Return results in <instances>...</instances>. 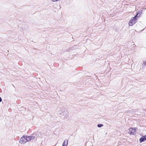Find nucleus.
Here are the masks:
<instances>
[{
	"label": "nucleus",
	"mask_w": 146,
	"mask_h": 146,
	"mask_svg": "<svg viewBox=\"0 0 146 146\" xmlns=\"http://www.w3.org/2000/svg\"><path fill=\"white\" fill-rule=\"evenodd\" d=\"M137 14L135 16L132 17L130 20L129 23V26H132L134 24L136 23V18L137 17V16L138 15Z\"/></svg>",
	"instance_id": "1"
},
{
	"label": "nucleus",
	"mask_w": 146,
	"mask_h": 146,
	"mask_svg": "<svg viewBox=\"0 0 146 146\" xmlns=\"http://www.w3.org/2000/svg\"><path fill=\"white\" fill-rule=\"evenodd\" d=\"M136 128H130L129 130L128 133L130 135H135L136 133Z\"/></svg>",
	"instance_id": "2"
},
{
	"label": "nucleus",
	"mask_w": 146,
	"mask_h": 146,
	"mask_svg": "<svg viewBox=\"0 0 146 146\" xmlns=\"http://www.w3.org/2000/svg\"><path fill=\"white\" fill-rule=\"evenodd\" d=\"M27 141V137L25 136H23L21 137L19 141V143L21 144H24Z\"/></svg>",
	"instance_id": "3"
},
{
	"label": "nucleus",
	"mask_w": 146,
	"mask_h": 146,
	"mask_svg": "<svg viewBox=\"0 0 146 146\" xmlns=\"http://www.w3.org/2000/svg\"><path fill=\"white\" fill-rule=\"evenodd\" d=\"M26 137H27V141H29L31 140H34L35 138V136H26Z\"/></svg>",
	"instance_id": "4"
},
{
	"label": "nucleus",
	"mask_w": 146,
	"mask_h": 146,
	"mask_svg": "<svg viewBox=\"0 0 146 146\" xmlns=\"http://www.w3.org/2000/svg\"><path fill=\"white\" fill-rule=\"evenodd\" d=\"M146 140V135L144 136H143L141 137L139 139L140 143L143 142Z\"/></svg>",
	"instance_id": "5"
},
{
	"label": "nucleus",
	"mask_w": 146,
	"mask_h": 146,
	"mask_svg": "<svg viewBox=\"0 0 146 146\" xmlns=\"http://www.w3.org/2000/svg\"><path fill=\"white\" fill-rule=\"evenodd\" d=\"M145 66H146V60L143 61L141 65V67L142 68H145Z\"/></svg>",
	"instance_id": "6"
},
{
	"label": "nucleus",
	"mask_w": 146,
	"mask_h": 146,
	"mask_svg": "<svg viewBox=\"0 0 146 146\" xmlns=\"http://www.w3.org/2000/svg\"><path fill=\"white\" fill-rule=\"evenodd\" d=\"M65 111V110L64 109L62 108V109H60L59 111V113L61 114H63L64 112Z\"/></svg>",
	"instance_id": "7"
},
{
	"label": "nucleus",
	"mask_w": 146,
	"mask_h": 146,
	"mask_svg": "<svg viewBox=\"0 0 146 146\" xmlns=\"http://www.w3.org/2000/svg\"><path fill=\"white\" fill-rule=\"evenodd\" d=\"M68 144V141L66 140H64L63 144L62 146H67Z\"/></svg>",
	"instance_id": "8"
},
{
	"label": "nucleus",
	"mask_w": 146,
	"mask_h": 146,
	"mask_svg": "<svg viewBox=\"0 0 146 146\" xmlns=\"http://www.w3.org/2000/svg\"><path fill=\"white\" fill-rule=\"evenodd\" d=\"M103 126V125L102 124H98L97 125V126L99 127H101Z\"/></svg>",
	"instance_id": "9"
},
{
	"label": "nucleus",
	"mask_w": 146,
	"mask_h": 146,
	"mask_svg": "<svg viewBox=\"0 0 146 146\" xmlns=\"http://www.w3.org/2000/svg\"><path fill=\"white\" fill-rule=\"evenodd\" d=\"M2 101V100L1 97H0V102H1Z\"/></svg>",
	"instance_id": "10"
}]
</instances>
